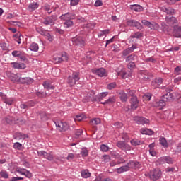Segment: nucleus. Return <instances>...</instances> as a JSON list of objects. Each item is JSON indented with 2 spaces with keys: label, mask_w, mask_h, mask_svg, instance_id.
Listing matches in <instances>:
<instances>
[{
  "label": "nucleus",
  "mask_w": 181,
  "mask_h": 181,
  "mask_svg": "<svg viewBox=\"0 0 181 181\" xmlns=\"http://www.w3.org/2000/svg\"><path fill=\"white\" fill-rule=\"evenodd\" d=\"M69 60V56L67 55V53L62 52V54H54L52 57V62L55 64H59L60 63H64L66 62H68Z\"/></svg>",
  "instance_id": "1"
},
{
  "label": "nucleus",
  "mask_w": 181,
  "mask_h": 181,
  "mask_svg": "<svg viewBox=\"0 0 181 181\" xmlns=\"http://www.w3.org/2000/svg\"><path fill=\"white\" fill-rule=\"evenodd\" d=\"M138 77L141 83H145V81H149L153 77V74L148 71H140Z\"/></svg>",
  "instance_id": "2"
},
{
  "label": "nucleus",
  "mask_w": 181,
  "mask_h": 181,
  "mask_svg": "<svg viewBox=\"0 0 181 181\" xmlns=\"http://www.w3.org/2000/svg\"><path fill=\"white\" fill-rule=\"evenodd\" d=\"M78 80H80V73L74 72L71 76L68 77V83L71 87H73Z\"/></svg>",
  "instance_id": "3"
},
{
  "label": "nucleus",
  "mask_w": 181,
  "mask_h": 181,
  "mask_svg": "<svg viewBox=\"0 0 181 181\" xmlns=\"http://www.w3.org/2000/svg\"><path fill=\"white\" fill-rule=\"evenodd\" d=\"M57 129L59 131V132H66L69 128H70V125L67 124L66 122H55Z\"/></svg>",
  "instance_id": "4"
},
{
  "label": "nucleus",
  "mask_w": 181,
  "mask_h": 181,
  "mask_svg": "<svg viewBox=\"0 0 181 181\" xmlns=\"http://www.w3.org/2000/svg\"><path fill=\"white\" fill-rule=\"evenodd\" d=\"M162 176V171L159 169H154L149 173V177L151 180L156 181Z\"/></svg>",
  "instance_id": "5"
},
{
  "label": "nucleus",
  "mask_w": 181,
  "mask_h": 181,
  "mask_svg": "<svg viewBox=\"0 0 181 181\" xmlns=\"http://www.w3.org/2000/svg\"><path fill=\"white\" fill-rule=\"evenodd\" d=\"M141 23L153 30H158L159 28V24L155 23V22L151 23L146 20H142Z\"/></svg>",
  "instance_id": "6"
},
{
  "label": "nucleus",
  "mask_w": 181,
  "mask_h": 181,
  "mask_svg": "<svg viewBox=\"0 0 181 181\" xmlns=\"http://www.w3.org/2000/svg\"><path fill=\"white\" fill-rule=\"evenodd\" d=\"M116 146L122 151H131L132 147L129 144L125 143V141H119L116 144Z\"/></svg>",
  "instance_id": "7"
},
{
  "label": "nucleus",
  "mask_w": 181,
  "mask_h": 181,
  "mask_svg": "<svg viewBox=\"0 0 181 181\" xmlns=\"http://www.w3.org/2000/svg\"><path fill=\"white\" fill-rule=\"evenodd\" d=\"M36 31L38 33H40V35H42V36H46L47 37L48 40H49V42L53 41V37H52V35H50V33H49L48 30H45L42 28H37Z\"/></svg>",
  "instance_id": "8"
},
{
  "label": "nucleus",
  "mask_w": 181,
  "mask_h": 181,
  "mask_svg": "<svg viewBox=\"0 0 181 181\" xmlns=\"http://www.w3.org/2000/svg\"><path fill=\"white\" fill-rule=\"evenodd\" d=\"M38 156H43L47 160L52 161L54 158L53 154L52 153H47L45 151H37Z\"/></svg>",
  "instance_id": "9"
},
{
  "label": "nucleus",
  "mask_w": 181,
  "mask_h": 181,
  "mask_svg": "<svg viewBox=\"0 0 181 181\" xmlns=\"http://www.w3.org/2000/svg\"><path fill=\"white\" fill-rule=\"evenodd\" d=\"M54 22H56V16H51L44 18L42 23H44V25L46 26L48 25L53 26V25H54Z\"/></svg>",
  "instance_id": "10"
},
{
  "label": "nucleus",
  "mask_w": 181,
  "mask_h": 181,
  "mask_svg": "<svg viewBox=\"0 0 181 181\" xmlns=\"http://www.w3.org/2000/svg\"><path fill=\"white\" fill-rule=\"evenodd\" d=\"M93 73L98 76L99 77H107V71L104 68H99L93 69Z\"/></svg>",
  "instance_id": "11"
},
{
  "label": "nucleus",
  "mask_w": 181,
  "mask_h": 181,
  "mask_svg": "<svg viewBox=\"0 0 181 181\" xmlns=\"http://www.w3.org/2000/svg\"><path fill=\"white\" fill-rule=\"evenodd\" d=\"M173 36L174 37H181V26L175 25L173 27Z\"/></svg>",
  "instance_id": "12"
},
{
  "label": "nucleus",
  "mask_w": 181,
  "mask_h": 181,
  "mask_svg": "<svg viewBox=\"0 0 181 181\" xmlns=\"http://www.w3.org/2000/svg\"><path fill=\"white\" fill-rule=\"evenodd\" d=\"M16 172L20 173V175L25 176V177H28V179H30V177L33 176L32 173L25 168H18Z\"/></svg>",
  "instance_id": "13"
},
{
  "label": "nucleus",
  "mask_w": 181,
  "mask_h": 181,
  "mask_svg": "<svg viewBox=\"0 0 181 181\" xmlns=\"http://www.w3.org/2000/svg\"><path fill=\"white\" fill-rule=\"evenodd\" d=\"M60 19L62 21H71V19H76V15L73 13H66L65 14H62L60 16Z\"/></svg>",
  "instance_id": "14"
},
{
  "label": "nucleus",
  "mask_w": 181,
  "mask_h": 181,
  "mask_svg": "<svg viewBox=\"0 0 181 181\" xmlns=\"http://www.w3.org/2000/svg\"><path fill=\"white\" fill-rule=\"evenodd\" d=\"M134 121L138 124L139 125H144V124H149V119L145 118V117H135L134 118Z\"/></svg>",
  "instance_id": "15"
},
{
  "label": "nucleus",
  "mask_w": 181,
  "mask_h": 181,
  "mask_svg": "<svg viewBox=\"0 0 181 181\" xmlns=\"http://www.w3.org/2000/svg\"><path fill=\"white\" fill-rule=\"evenodd\" d=\"M130 103H131L132 110H136L139 104V101H138V98L136 96H134L133 98H131Z\"/></svg>",
  "instance_id": "16"
},
{
  "label": "nucleus",
  "mask_w": 181,
  "mask_h": 181,
  "mask_svg": "<svg viewBox=\"0 0 181 181\" xmlns=\"http://www.w3.org/2000/svg\"><path fill=\"white\" fill-rule=\"evenodd\" d=\"M13 138L14 139H18L19 141L21 139H26V138H29V135L22 132H16L13 135Z\"/></svg>",
  "instance_id": "17"
},
{
  "label": "nucleus",
  "mask_w": 181,
  "mask_h": 181,
  "mask_svg": "<svg viewBox=\"0 0 181 181\" xmlns=\"http://www.w3.org/2000/svg\"><path fill=\"white\" fill-rule=\"evenodd\" d=\"M73 44L75 45L76 46H84V40H83V37H78L76 38H74L73 40Z\"/></svg>",
  "instance_id": "18"
},
{
  "label": "nucleus",
  "mask_w": 181,
  "mask_h": 181,
  "mask_svg": "<svg viewBox=\"0 0 181 181\" xmlns=\"http://www.w3.org/2000/svg\"><path fill=\"white\" fill-rule=\"evenodd\" d=\"M117 93L119 95V98L121 100L122 103H127L128 100V95H127V93H125V91L120 90H117Z\"/></svg>",
  "instance_id": "19"
},
{
  "label": "nucleus",
  "mask_w": 181,
  "mask_h": 181,
  "mask_svg": "<svg viewBox=\"0 0 181 181\" xmlns=\"http://www.w3.org/2000/svg\"><path fill=\"white\" fill-rule=\"evenodd\" d=\"M97 99V95H95V92L94 90H90L88 94H87V101H92V102H95L97 100H95Z\"/></svg>",
  "instance_id": "20"
},
{
  "label": "nucleus",
  "mask_w": 181,
  "mask_h": 181,
  "mask_svg": "<svg viewBox=\"0 0 181 181\" xmlns=\"http://www.w3.org/2000/svg\"><path fill=\"white\" fill-rule=\"evenodd\" d=\"M127 166H129V169H139L141 164L136 161H130L128 163Z\"/></svg>",
  "instance_id": "21"
},
{
  "label": "nucleus",
  "mask_w": 181,
  "mask_h": 181,
  "mask_svg": "<svg viewBox=\"0 0 181 181\" xmlns=\"http://www.w3.org/2000/svg\"><path fill=\"white\" fill-rule=\"evenodd\" d=\"M135 62H138V56L136 54H130L126 58V63H135Z\"/></svg>",
  "instance_id": "22"
},
{
  "label": "nucleus",
  "mask_w": 181,
  "mask_h": 181,
  "mask_svg": "<svg viewBox=\"0 0 181 181\" xmlns=\"http://www.w3.org/2000/svg\"><path fill=\"white\" fill-rule=\"evenodd\" d=\"M165 21L168 25H175V24H177V23H178L177 19H176L173 16H172V17H169V16L165 17Z\"/></svg>",
  "instance_id": "23"
},
{
  "label": "nucleus",
  "mask_w": 181,
  "mask_h": 181,
  "mask_svg": "<svg viewBox=\"0 0 181 181\" xmlns=\"http://www.w3.org/2000/svg\"><path fill=\"white\" fill-rule=\"evenodd\" d=\"M107 95H108V92L100 93V94L96 95V99H95V100H96V102L98 103H101V100L103 98H105V97H107Z\"/></svg>",
  "instance_id": "24"
},
{
  "label": "nucleus",
  "mask_w": 181,
  "mask_h": 181,
  "mask_svg": "<svg viewBox=\"0 0 181 181\" xmlns=\"http://www.w3.org/2000/svg\"><path fill=\"white\" fill-rule=\"evenodd\" d=\"M11 65L13 66V69H20L21 70L26 69V65L23 63L12 62Z\"/></svg>",
  "instance_id": "25"
},
{
  "label": "nucleus",
  "mask_w": 181,
  "mask_h": 181,
  "mask_svg": "<svg viewBox=\"0 0 181 181\" xmlns=\"http://www.w3.org/2000/svg\"><path fill=\"white\" fill-rule=\"evenodd\" d=\"M166 105V100H165L164 98L162 97L161 100L159 101H157L154 104V107H160L161 108H163Z\"/></svg>",
  "instance_id": "26"
},
{
  "label": "nucleus",
  "mask_w": 181,
  "mask_h": 181,
  "mask_svg": "<svg viewBox=\"0 0 181 181\" xmlns=\"http://www.w3.org/2000/svg\"><path fill=\"white\" fill-rule=\"evenodd\" d=\"M117 75L121 76L122 78H127V77H131L132 76V73H129V74L125 72V69H122L120 71H117Z\"/></svg>",
  "instance_id": "27"
},
{
  "label": "nucleus",
  "mask_w": 181,
  "mask_h": 181,
  "mask_svg": "<svg viewBox=\"0 0 181 181\" xmlns=\"http://www.w3.org/2000/svg\"><path fill=\"white\" fill-rule=\"evenodd\" d=\"M35 80L31 78H21L20 83L21 84H32Z\"/></svg>",
  "instance_id": "28"
},
{
  "label": "nucleus",
  "mask_w": 181,
  "mask_h": 181,
  "mask_svg": "<svg viewBox=\"0 0 181 181\" xmlns=\"http://www.w3.org/2000/svg\"><path fill=\"white\" fill-rule=\"evenodd\" d=\"M161 11L167 13V15H175V13H176V11H175V9L171 8L163 7L161 8Z\"/></svg>",
  "instance_id": "29"
},
{
  "label": "nucleus",
  "mask_w": 181,
  "mask_h": 181,
  "mask_svg": "<svg viewBox=\"0 0 181 181\" xmlns=\"http://www.w3.org/2000/svg\"><path fill=\"white\" fill-rule=\"evenodd\" d=\"M135 49H136V45H132L131 47H129V48L124 49V50L122 52L123 56H128V54L132 53V52H134V50Z\"/></svg>",
  "instance_id": "30"
},
{
  "label": "nucleus",
  "mask_w": 181,
  "mask_h": 181,
  "mask_svg": "<svg viewBox=\"0 0 181 181\" xmlns=\"http://www.w3.org/2000/svg\"><path fill=\"white\" fill-rule=\"evenodd\" d=\"M141 134L144 135H153L154 132L151 129L142 128L140 130Z\"/></svg>",
  "instance_id": "31"
},
{
  "label": "nucleus",
  "mask_w": 181,
  "mask_h": 181,
  "mask_svg": "<svg viewBox=\"0 0 181 181\" xmlns=\"http://www.w3.org/2000/svg\"><path fill=\"white\" fill-rule=\"evenodd\" d=\"M37 8H39V4L33 2L29 4L28 9L30 12H33V11L37 9Z\"/></svg>",
  "instance_id": "32"
},
{
  "label": "nucleus",
  "mask_w": 181,
  "mask_h": 181,
  "mask_svg": "<svg viewBox=\"0 0 181 181\" xmlns=\"http://www.w3.org/2000/svg\"><path fill=\"white\" fill-rule=\"evenodd\" d=\"M10 80L11 81H16L17 83H21V77L18 74H11L10 76Z\"/></svg>",
  "instance_id": "33"
},
{
  "label": "nucleus",
  "mask_w": 181,
  "mask_h": 181,
  "mask_svg": "<svg viewBox=\"0 0 181 181\" xmlns=\"http://www.w3.org/2000/svg\"><path fill=\"white\" fill-rule=\"evenodd\" d=\"M131 9L135 12H142V11H144V8L141 5L137 4L132 6Z\"/></svg>",
  "instance_id": "34"
},
{
  "label": "nucleus",
  "mask_w": 181,
  "mask_h": 181,
  "mask_svg": "<svg viewBox=\"0 0 181 181\" xmlns=\"http://www.w3.org/2000/svg\"><path fill=\"white\" fill-rule=\"evenodd\" d=\"M161 30L164 32V33H169V32H170V28H169V25H168L166 23H162Z\"/></svg>",
  "instance_id": "35"
},
{
  "label": "nucleus",
  "mask_w": 181,
  "mask_h": 181,
  "mask_svg": "<svg viewBox=\"0 0 181 181\" xmlns=\"http://www.w3.org/2000/svg\"><path fill=\"white\" fill-rule=\"evenodd\" d=\"M163 98H164L165 102L168 103V101H172V100H174L175 96L173 95V93H167L163 96Z\"/></svg>",
  "instance_id": "36"
},
{
  "label": "nucleus",
  "mask_w": 181,
  "mask_h": 181,
  "mask_svg": "<svg viewBox=\"0 0 181 181\" xmlns=\"http://www.w3.org/2000/svg\"><path fill=\"white\" fill-rule=\"evenodd\" d=\"M114 103H115V97L112 96L109 98L105 102H101V104H103V105H105L107 104H114Z\"/></svg>",
  "instance_id": "37"
},
{
  "label": "nucleus",
  "mask_w": 181,
  "mask_h": 181,
  "mask_svg": "<svg viewBox=\"0 0 181 181\" xmlns=\"http://www.w3.org/2000/svg\"><path fill=\"white\" fill-rule=\"evenodd\" d=\"M31 52H37L39 50V45L37 43L33 42L29 47Z\"/></svg>",
  "instance_id": "38"
},
{
  "label": "nucleus",
  "mask_w": 181,
  "mask_h": 181,
  "mask_svg": "<svg viewBox=\"0 0 181 181\" xmlns=\"http://www.w3.org/2000/svg\"><path fill=\"white\" fill-rule=\"evenodd\" d=\"M127 170H129V166L128 165L122 166L117 169V173H123V172H127Z\"/></svg>",
  "instance_id": "39"
},
{
  "label": "nucleus",
  "mask_w": 181,
  "mask_h": 181,
  "mask_svg": "<svg viewBox=\"0 0 181 181\" xmlns=\"http://www.w3.org/2000/svg\"><path fill=\"white\" fill-rule=\"evenodd\" d=\"M162 83H163V78H156L152 81L153 86H155L156 84V86H160V84H162Z\"/></svg>",
  "instance_id": "40"
},
{
  "label": "nucleus",
  "mask_w": 181,
  "mask_h": 181,
  "mask_svg": "<svg viewBox=\"0 0 181 181\" xmlns=\"http://www.w3.org/2000/svg\"><path fill=\"white\" fill-rule=\"evenodd\" d=\"M36 95L38 96L40 98H45L47 97V93L45 91L40 90L36 92Z\"/></svg>",
  "instance_id": "41"
},
{
  "label": "nucleus",
  "mask_w": 181,
  "mask_h": 181,
  "mask_svg": "<svg viewBox=\"0 0 181 181\" xmlns=\"http://www.w3.org/2000/svg\"><path fill=\"white\" fill-rule=\"evenodd\" d=\"M13 37L14 40H16V42H17L18 45H21V41L22 40V39H23V36L21 34H16L14 35Z\"/></svg>",
  "instance_id": "42"
},
{
  "label": "nucleus",
  "mask_w": 181,
  "mask_h": 181,
  "mask_svg": "<svg viewBox=\"0 0 181 181\" xmlns=\"http://www.w3.org/2000/svg\"><path fill=\"white\" fill-rule=\"evenodd\" d=\"M131 144L133 145L134 146H136L138 145H142V144H144V142L142 141H139L138 139H132L130 141Z\"/></svg>",
  "instance_id": "43"
},
{
  "label": "nucleus",
  "mask_w": 181,
  "mask_h": 181,
  "mask_svg": "<svg viewBox=\"0 0 181 181\" xmlns=\"http://www.w3.org/2000/svg\"><path fill=\"white\" fill-rule=\"evenodd\" d=\"M160 144L163 146V148H168L169 146L165 137L160 138Z\"/></svg>",
  "instance_id": "44"
},
{
  "label": "nucleus",
  "mask_w": 181,
  "mask_h": 181,
  "mask_svg": "<svg viewBox=\"0 0 181 181\" xmlns=\"http://www.w3.org/2000/svg\"><path fill=\"white\" fill-rule=\"evenodd\" d=\"M144 34L141 32H136L134 34L131 35L132 39H140V37H142Z\"/></svg>",
  "instance_id": "45"
},
{
  "label": "nucleus",
  "mask_w": 181,
  "mask_h": 181,
  "mask_svg": "<svg viewBox=\"0 0 181 181\" xmlns=\"http://www.w3.org/2000/svg\"><path fill=\"white\" fill-rule=\"evenodd\" d=\"M43 86L44 88H46V90H54V86L53 85H51L48 82H44Z\"/></svg>",
  "instance_id": "46"
},
{
  "label": "nucleus",
  "mask_w": 181,
  "mask_h": 181,
  "mask_svg": "<svg viewBox=\"0 0 181 181\" xmlns=\"http://www.w3.org/2000/svg\"><path fill=\"white\" fill-rule=\"evenodd\" d=\"M74 23L71 20H65V23H64V28H71Z\"/></svg>",
  "instance_id": "47"
},
{
  "label": "nucleus",
  "mask_w": 181,
  "mask_h": 181,
  "mask_svg": "<svg viewBox=\"0 0 181 181\" xmlns=\"http://www.w3.org/2000/svg\"><path fill=\"white\" fill-rule=\"evenodd\" d=\"M90 122L92 125H99V124H101V119L100 118L92 119Z\"/></svg>",
  "instance_id": "48"
},
{
  "label": "nucleus",
  "mask_w": 181,
  "mask_h": 181,
  "mask_svg": "<svg viewBox=\"0 0 181 181\" xmlns=\"http://www.w3.org/2000/svg\"><path fill=\"white\" fill-rule=\"evenodd\" d=\"M81 176L82 177H84L85 179H87V177H90V174L87 170H84L81 172Z\"/></svg>",
  "instance_id": "49"
},
{
  "label": "nucleus",
  "mask_w": 181,
  "mask_h": 181,
  "mask_svg": "<svg viewBox=\"0 0 181 181\" xmlns=\"http://www.w3.org/2000/svg\"><path fill=\"white\" fill-rule=\"evenodd\" d=\"M0 176L1 177H3V179H8L9 177V175L6 170H1L0 172Z\"/></svg>",
  "instance_id": "50"
},
{
  "label": "nucleus",
  "mask_w": 181,
  "mask_h": 181,
  "mask_svg": "<svg viewBox=\"0 0 181 181\" xmlns=\"http://www.w3.org/2000/svg\"><path fill=\"white\" fill-rule=\"evenodd\" d=\"M127 93L128 95L132 97V98H134V97H136V95H135V93H136V90L127 89Z\"/></svg>",
  "instance_id": "51"
},
{
  "label": "nucleus",
  "mask_w": 181,
  "mask_h": 181,
  "mask_svg": "<svg viewBox=\"0 0 181 181\" xmlns=\"http://www.w3.org/2000/svg\"><path fill=\"white\" fill-rule=\"evenodd\" d=\"M12 56H13V57H21V56H22V52L14 50L12 52Z\"/></svg>",
  "instance_id": "52"
},
{
  "label": "nucleus",
  "mask_w": 181,
  "mask_h": 181,
  "mask_svg": "<svg viewBox=\"0 0 181 181\" xmlns=\"http://www.w3.org/2000/svg\"><path fill=\"white\" fill-rule=\"evenodd\" d=\"M110 33V29H106L104 30H102L100 33L98 35V37H101V36H105V35H108Z\"/></svg>",
  "instance_id": "53"
},
{
  "label": "nucleus",
  "mask_w": 181,
  "mask_h": 181,
  "mask_svg": "<svg viewBox=\"0 0 181 181\" xmlns=\"http://www.w3.org/2000/svg\"><path fill=\"white\" fill-rule=\"evenodd\" d=\"M136 28V29H139V30H142L144 29V26H142V24L141 23L136 21L134 23V27Z\"/></svg>",
  "instance_id": "54"
},
{
  "label": "nucleus",
  "mask_w": 181,
  "mask_h": 181,
  "mask_svg": "<svg viewBox=\"0 0 181 181\" xmlns=\"http://www.w3.org/2000/svg\"><path fill=\"white\" fill-rule=\"evenodd\" d=\"M15 122H16V124H19L20 125H23V124H25L26 122V120H25V119L21 117V118L16 119L15 120Z\"/></svg>",
  "instance_id": "55"
},
{
  "label": "nucleus",
  "mask_w": 181,
  "mask_h": 181,
  "mask_svg": "<svg viewBox=\"0 0 181 181\" xmlns=\"http://www.w3.org/2000/svg\"><path fill=\"white\" fill-rule=\"evenodd\" d=\"M117 87V83L115 82L110 83L107 84V90H112L113 88H115Z\"/></svg>",
  "instance_id": "56"
},
{
  "label": "nucleus",
  "mask_w": 181,
  "mask_h": 181,
  "mask_svg": "<svg viewBox=\"0 0 181 181\" xmlns=\"http://www.w3.org/2000/svg\"><path fill=\"white\" fill-rule=\"evenodd\" d=\"M109 149L110 148L108 146H106L105 144L100 145V151H102V152H108Z\"/></svg>",
  "instance_id": "57"
},
{
  "label": "nucleus",
  "mask_w": 181,
  "mask_h": 181,
  "mask_svg": "<svg viewBox=\"0 0 181 181\" xmlns=\"http://www.w3.org/2000/svg\"><path fill=\"white\" fill-rule=\"evenodd\" d=\"M163 160H164V162L170 165L173 163V159H172V158H170V156L165 157Z\"/></svg>",
  "instance_id": "58"
},
{
  "label": "nucleus",
  "mask_w": 181,
  "mask_h": 181,
  "mask_svg": "<svg viewBox=\"0 0 181 181\" xmlns=\"http://www.w3.org/2000/svg\"><path fill=\"white\" fill-rule=\"evenodd\" d=\"M81 155L83 158H86V156H88V150L87 148H83L81 151Z\"/></svg>",
  "instance_id": "59"
},
{
  "label": "nucleus",
  "mask_w": 181,
  "mask_h": 181,
  "mask_svg": "<svg viewBox=\"0 0 181 181\" xmlns=\"http://www.w3.org/2000/svg\"><path fill=\"white\" fill-rule=\"evenodd\" d=\"M83 134V130L78 129L75 130V138H78Z\"/></svg>",
  "instance_id": "60"
},
{
  "label": "nucleus",
  "mask_w": 181,
  "mask_h": 181,
  "mask_svg": "<svg viewBox=\"0 0 181 181\" xmlns=\"http://www.w3.org/2000/svg\"><path fill=\"white\" fill-rule=\"evenodd\" d=\"M135 62H129V64L127 65V69L129 70H134L135 69Z\"/></svg>",
  "instance_id": "61"
},
{
  "label": "nucleus",
  "mask_w": 181,
  "mask_h": 181,
  "mask_svg": "<svg viewBox=\"0 0 181 181\" xmlns=\"http://www.w3.org/2000/svg\"><path fill=\"white\" fill-rule=\"evenodd\" d=\"M136 21H135V20H129L127 21V26H131V27L134 28L135 26Z\"/></svg>",
  "instance_id": "62"
},
{
  "label": "nucleus",
  "mask_w": 181,
  "mask_h": 181,
  "mask_svg": "<svg viewBox=\"0 0 181 181\" xmlns=\"http://www.w3.org/2000/svg\"><path fill=\"white\" fill-rule=\"evenodd\" d=\"M4 103H5V104H8V105H12V104H13V99L6 98L4 100Z\"/></svg>",
  "instance_id": "63"
},
{
  "label": "nucleus",
  "mask_w": 181,
  "mask_h": 181,
  "mask_svg": "<svg viewBox=\"0 0 181 181\" xmlns=\"http://www.w3.org/2000/svg\"><path fill=\"white\" fill-rule=\"evenodd\" d=\"M14 149H21L22 148V144L19 142L14 143L13 144Z\"/></svg>",
  "instance_id": "64"
}]
</instances>
